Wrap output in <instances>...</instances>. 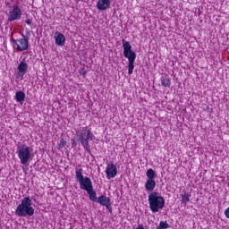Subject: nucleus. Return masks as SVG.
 I'll return each instance as SVG.
<instances>
[{
    "label": "nucleus",
    "instance_id": "nucleus-15",
    "mask_svg": "<svg viewBox=\"0 0 229 229\" xmlns=\"http://www.w3.org/2000/svg\"><path fill=\"white\" fill-rule=\"evenodd\" d=\"M109 202H111L110 198L106 195H101L97 199V203H99L102 207H105Z\"/></svg>",
    "mask_w": 229,
    "mask_h": 229
},
{
    "label": "nucleus",
    "instance_id": "nucleus-11",
    "mask_svg": "<svg viewBox=\"0 0 229 229\" xmlns=\"http://www.w3.org/2000/svg\"><path fill=\"white\" fill-rule=\"evenodd\" d=\"M28 72V63L21 61L18 65V76H21V80H24V74Z\"/></svg>",
    "mask_w": 229,
    "mask_h": 229
},
{
    "label": "nucleus",
    "instance_id": "nucleus-9",
    "mask_svg": "<svg viewBox=\"0 0 229 229\" xmlns=\"http://www.w3.org/2000/svg\"><path fill=\"white\" fill-rule=\"evenodd\" d=\"M21 37H23V38L16 40L17 45L15 46H17V51H28V47H30L28 38H24V34H21Z\"/></svg>",
    "mask_w": 229,
    "mask_h": 229
},
{
    "label": "nucleus",
    "instance_id": "nucleus-1",
    "mask_svg": "<svg viewBox=\"0 0 229 229\" xmlns=\"http://www.w3.org/2000/svg\"><path fill=\"white\" fill-rule=\"evenodd\" d=\"M76 136L78 137V141L84 148V149L92 155V150L90 149V140H94V133L89 129V127H80L76 131Z\"/></svg>",
    "mask_w": 229,
    "mask_h": 229
},
{
    "label": "nucleus",
    "instance_id": "nucleus-27",
    "mask_svg": "<svg viewBox=\"0 0 229 229\" xmlns=\"http://www.w3.org/2000/svg\"><path fill=\"white\" fill-rule=\"evenodd\" d=\"M31 199H33V201H37V199H35L34 197H31Z\"/></svg>",
    "mask_w": 229,
    "mask_h": 229
},
{
    "label": "nucleus",
    "instance_id": "nucleus-16",
    "mask_svg": "<svg viewBox=\"0 0 229 229\" xmlns=\"http://www.w3.org/2000/svg\"><path fill=\"white\" fill-rule=\"evenodd\" d=\"M86 192L89 195L90 201H96V202L98 201V195L96 193V191H94V187L86 191Z\"/></svg>",
    "mask_w": 229,
    "mask_h": 229
},
{
    "label": "nucleus",
    "instance_id": "nucleus-4",
    "mask_svg": "<svg viewBox=\"0 0 229 229\" xmlns=\"http://www.w3.org/2000/svg\"><path fill=\"white\" fill-rule=\"evenodd\" d=\"M148 205L151 212L157 214L165 207V199L164 197L158 195V192L152 191L148 195Z\"/></svg>",
    "mask_w": 229,
    "mask_h": 229
},
{
    "label": "nucleus",
    "instance_id": "nucleus-12",
    "mask_svg": "<svg viewBox=\"0 0 229 229\" xmlns=\"http://www.w3.org/2000/svg\"><path fill=\"white\" fill-rule=\"evenodd\" d=\"M112 4V2L110 0H98L97 3V8L100 12H103L105 10H108Z\"/></svg>",
    "mask_w": 229,
    "mask_h": 229
},
{
    "label": "nucleus",
    "instance_id": "nucleus-19",
    "mask_svg": "<svg viewBox=\"0 0 229 229\" xmlns=\"http://www.w3.org/2000/svg\"><path fill=\"white\" fill-rule=\"evenodd\" d=\"M169 228V224L167 221H161L159 223V225L157 227V229H167Z\"/></svg>",
    "mask_w": 229,
    "mask_h": 229
},
{
    "label": "nucleus",
    "instance_id": "nucleus-2",
    "mask_svg": "<svg viewBox=\"0 0 229 229\" xmlns=\"http://www.w3.org/2000/svg\"><path fill=\"white\" fill-rule=\"evenodd\" d=\"M31 205L32 202L30 197L22 199L21 204L16 208V216H18V217H31V216L35 214V208L31 207Z\"/></svg>",
    "mask_w": 229,
    "mask_h": 229
},
{
    "label": "nucleus",
    "instance_id": "nucleus-18",
    "mask_svg": "<svg viewBox=\"0 0 229 229\" xmlns=\"http://www.w3.org/2000/svg\"><path fill=\"white\" fill-rule=\"evenodd\" d=\"M189 201H191V193L184 192V195H182L181 203L182 205H187V203H189Z\"/></svg>",
    "mask_w": 229,
    "mask_h": 229
},
{
    "label": "nucleus",
    "instance_id": "nucleus-21",
    "mask_svg": "<svg viewBox=\"0 0 229 229\" xmlns=\"http://www.w3.org/2000/svg\"><path fill=\"white\" fill-rule=\"evenodd\" d=\"M10 42H11L12 44L17 45V40L13 38V33H11V36H10Z\"/></svg>",
    "mask_w": 229,
    "mask_h": 229
},
{
    "label": "nucleus",
    "instance_id": "nucleus-28",
    "mask_svg": "<svg viewBox=\"0 0 229 229\" xmlns=\"http://www.w3.org/2000/svg\"><path fill=\"white\" fill-rule=\"evenodd\" d=\"M23 171H25V170H24V167H23Z\"/></svg>",
    "mask_w": 229,
    "mask_h": 229
},
{
    "label": "nucleus",
    "instance_id": "nucleus-24",
    "mask_svg": "<svg viewBox=\"0 0 229 229\" xmlns=\"http://www.w3.org/2000/svg\"><path fill=\"white\" fill-rule=\"evenodd\" d=\"M225 216L227 217V219H229V207L225 209Z\"/></svg>",
    "mask_w": 229,
    "mask_h": 229
},
{
    "label": "nucleus",
    "instance_id": "nucleus-7",
    "mask_svg": "<svg viewBox=\"0 0 229 229\" xmlns=\"http://www.w3.org/2000/svg\"><path fill=\"white\" fill-rule=\"evenodd\" d=\"M146 176L148 180L145 183V189L148 192H153V191H155V187H157V182L155 181V178H157V173L153 168H150L147 170Z\"/></svg>",
    "mask_w": 229,
    "mask_h": 229
},
{
    "label": "nucleus",
    "instance_id": "nucleus-26",
    "mask_svg": "<svg viewBox=\"0 0 229 229\" xmlns=\"http://www.w3.org/2000/svg\"><path fill=\"white\" fill-rule=\"evenodd\" d=\"M72 146H78V143H76V140H72Z\"/></svg>",
    "mask_w": 229,
    "mask_h": 229
},
{
    "label": "nucleus",
    "instance_id": "nucleus-23",
    "mask_svg": "<svg viewBox=\"0 0 229 229\" xmlns=\"http://www.w3.org/2000/svg\"><path fill=\"white\" fill-rule=\"evenodd\" d=\"M80 74H82V76H85V74H87V71L85 70V68H82V69L80 71Z\"/></svg>",
    "mask_w": 229,
    "mask_h": 229
},
{
    "label": "nucleus",
    "instance_id": "nucleus-20",
    "mask_svg": "<svg viewBox=\"0 0 229 229\" xmlns=\"http://www.w3.org/2000/svg\"><path fill=\"white\" fill-rule=\"evenodd\" d=\"M65 146H67V141L64 139H61L58 144V149H64Z\"/></svg>",
    "mask_w": 229,
    "mask_h": 229
},
{
    "label": "nucleus",
    "instance_id": "nucleus-25",
    "mask_svg": "<svg viewBox=\"0 0 229 229\" xmlns=\"http://www.w3.org/2000/svg\"><path fill=\"white\" fill-rule=\"evenodd\" d=\"M31 22H32L31 19L26 20V24H28V26H31Z\"/></svg>",
    "mask_w": 229,
    "mask_h": 229
},
{
    "label": "nucleus",
    "instance_id": "nucleus-5",
    "mask_svg": "<svg viewBox=\"0 0 229 229\" xmlns=\"http://www.w3.org/2000/svg\"><path fill=\"white\" fill-rule=\"evenodd\" d=\"M18 155V158L20 159L21 164L22 165H30V162H31V148L26 145H22L17 148L16 151Z\"/></svg>",
    "mask_w": 229,
    "mask_h": 229
},
{
    "label": "nucleus",
    "instance_id": "nucleus-17",
    "mask_svg": "<svg viewBox=\"0 0 229 229\" xmlns=\"http://www.w3.org/2000/svg\"><path fill=\"white\" fill-rule=\"evenodd\" d=\"M161 85L165 88L171 87V79L167 76L161 77Z\"/></svg>",
    "mask_w": 229,
    "mask_h": 229
},
{
    "label": "nucleus",
    "instance_id": "nucleus-6",
    "mask_svg": "<svg viewBox=\"0 0 229 229\" xmlns=\"http://www.w3.org/2000/svg\"><path fill=\"white\" fill-rule=\"evenodd\" d=\"M82 169L80 168L75 171V176L80 183V188L82 191H89V189H92L94 186L92 185V180H90L89 177L83 176Z\"/></svg>",
    "mask_w": 229,
    "mask_h": 229
},
{
    "label": "nucleus",
    "instance_id": "nucleus-22",
    "mask_svg": "<svg viewBox=\"0 0 229 229\" xmlns=\"http://www.w3.org/2000/svg\"><path fill=\"white\" fill-rule=\"evenodd\" d=\"M106 208L108 209V211L110 212V214H112V202H109L107 204H106Z\"/></svg>",
    "mask_w": 229,
    "mask_h": 229
},
{
    "label": "nucleus",
    "instance_id": "nucleus-14",
    "mask_svg": "<svg viewBox=\"0 0 229 229\" xmlns=\"http://www.w3.org/2000/svg\"><path fill=\"white\" fill-rule=\"evenodd\" d=\"M14 98L17 103H21V105H22V103H24V100L26 99V94L24 93V91H17Z\"/></svg>",
    "mask_w": 229,
    "mask_h": 229
},
{
    "label": "nucleus",
    "instance_id": "nucleus-8",
    "mask_svg": "<svg viewBox=\"0 0 229 229\" xmlns=\"http://www.w3.org/2000/svg\"><path fill=\"white\" fill-rule=\"evenodd\" d=\"M22 17V11L19 8V5L13 4V9L9 11L8 22H13V21H21Z\"/></svg>",
    "mask_w": 229,
    "mask_h": 229
},
{
    "label": "nucleus",
    "instance_id": "nucleus-3",
    "mask_svg": "<svg viewBox=\"0 0 229 229\" xmlns=\"http://www.w3.org/2000/svg\"><path fill=\"white\" fill-rule=\"evenodd\" d=\"M122 44L123 47V56L127 58L129 61L128 64V74H133V69H135V58H137V54L135 51L131 50V44L130 41H126V39H122Z\"/></svg>",
    "mask_w": 229,
    "mask_h": 229
},
{
    "label": "nucleus",
    "instance_id": "nucleus-10",
    "mask_svg": "<svg viewBox=\"0 0 229 229\" xmlns=\"http://www.w3.org/2000/svg\"><path fill=\"white\" fill-rule=\"evenodd\" d=\"M106 178L110 180V178H115L117 176V166L114 164H108L106 168Z\"/></svg>",
    "mask_w": 229,
    "mask_h": 229
},
{
    "label": "nucleus",
    "instance_id": "nucleus-13",
    "mask_svg": "<svg viewBox=\"0 0 229 229\" xmlns=\"http://www.w3.org/2000/svg\"><path fill=\"white\" fill-rule=\"evenodd\" d=\"M55 44L56 46H65V36L64 34H62V32L56 31L55 33Z\"/></svg>",
    "mask_w": 229,
    "mask_h": 229
}]
</instances>
